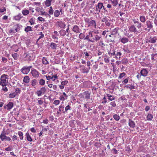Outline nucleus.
I'll return each mask as SVG.
<instances>
[{"instance_id":"1","label":"nucleus","mask_w":157,"mask_h":157,"mask_svg":"<svg viewBox=\"0 0 157 157\" xmlns=\"http://www.w3.org/2000/svg\"><path fill=\"white\" fill-rule=\"evenodd\" d=\"M153 23L152 21L149 20L147 21L144 25H142L143 29L145 31L149 32L153 28Z\"/></svg>"},{"instance_id":"2","label":"nucleus","mask_w":157,"mask_h":157,"mask_svg":"<svg viewBox=\"0 0 157 157\" xmlns=\"http://www.w3.org/2000/svg\"><path fill=\"white\" fill-rule=\"evenodd\" d=\"M8 76L7 75H2L1 77L0 80V85L2 86H6L8 83Z\"/></svg>"},{"instance_id":"3","label":"nucleus","mask_w":157,"mask_h":157,"mask_svg":"<svg viewBox=\"0 0 157 157\" xmlns=\"http://www.w3.org/2000/svg\"><path fill=\"white\" fill-rule=\"evenodd\" d=\"M118 30L117 28H116L113 30L111 34L109 35L110 37L109 40L110 41L114 42L115 38L116 37V34L117 33Z\"/></svg>"},{"instance_id":"4","label":"nucleus","mask_w":157,"mask_h":157,"mask_svg":"<svg viewBox=\"0 0 157 157\" xmlns=\"http://www.w3.org/2000/svg\"><path fill=\"white\" fill-rule=\"evenodd\" d=\"M46 91L47 89L45 88V86H44L40 88V90H37L36 92V94L39 97L42 95L46 94Z\"/></svg>"},{"instance_id":"5","label":"nucleus","mask_w":157,"mask_h":157,"mask_svg":"<svg viewBox=\"0 0 157 157\" xmlns=\"http://www.w3.org/2000/svg\"><path fill=\"white\" fill-rule=\"evenodd\" d=\"M6 133L3 132H2L0 136V138L2 141H10L11 140L10 138L6 136Z\"/></svg>"},{"instance_id":"6","label":"nucleus","mask_w":157,"mask_h":157,"mask_svg":"<svg viewBox=\"0 0 157 157\" xmlns=\"http://www.w3.org/2000/svg\"><path fill=\"white\" fill-rule=\"evenodd\" d=\"M32 67V66H24L21 69V71L23 74H27L29 72Z\"/></svg>"},{"instance_id":"7","label":"nucleus","mask_w":157,"mask_h":157,"mask_svg":"<svg viewBox=\"0 0 157 157\" xmlns=\"http://www.w3.org/2000/svg\"><path fill=\"white\" fill-rule=\"evenodd\" d=\"M110 20L108 19L107 17L104 16L101 20L102 22H105L106 26L109 27L110 25V23L109 22Z\"/></svg>"},{"instance_id":"8","label":"nucleus","mask_w":157,"mask_h":157,"mask_svg":"<svg viewBox=\"0 0 157 157\" xmlns=\"http://www.w3.org/2000/svg\"><path fill=\"white\" fill-rule=\"evenodd\" d=\"M129 31L131 32H133L134 33H139V31H138L136 27H135L134 25H132L131 26L128 27Z\"/></svg>"},{"instance_id":"9","label":"nucleus","mask_w":157,"mask_h":157,"mask_svg":"<svg viewBox=\"0 0 157 157\" xmlns=\"http://www.w3.org/2000/svg\"><path fill=\"white\" fill-rule=\"evenodd\" d=\"M31 73L32 76L34 77H38L39 76L38 72L35 69H32Z\"/></svg>"},{"instance_id":"10","label":"nucleus","mask_w":157,"mask_h":157,"mask_svg":"<svg viewBox=\"0 0 157 157\" xmlns=\"http://www.w3.org/2000/svg\"><path fill=\"white\" fill-rule=\"evenodd\" d=\"M13 106V103L12 102H10L6 106H4V107L5 109H6L7 110H10L11 109Z\"/></svg>"},{"instance_id":"11","label":"nucleus","mask_w":157,"mask_h":157,"mask_svg":"<svg viewBox=\"0 0 157 157\" xmlns=\"http://www.w3.org/2000/svg\"><path fill=\"white\" fill-rule=\"evenodd\" d=\"M72 30L75 33H79L81 30L79 28L78 25H74L72 29Z\"/></svg>"},{"instance_id":"12","label":"nucleus","mask_w":157,"mask_h":157,"mask_svg":"<svg viewBox=\"0 0 157 157\" xmlns=\"http://www.w3.org/2000/svg\"><path fill=\"white\" fill-rule=\"evenodd\" d=\"M84 98L87 99H88L90 98V95L91 92H90L88 91H86L83 93Z\"/></svg>"},{"instance_id":"13","label":"nucleus","mask_w":157,"mask_h":157,"mask_svg":"<svg viewBox=\"0 0 157 157\" xmlns=\"http://www.w3.org/2000/svg\"><path fill=\"white\" fill-rule=\"evenodd\" d=\"M148 71L146 69L143 68L140 72V74L144 77H145L147 75Z\"/></svg>"},{"instance_id":"14","label":"nucleus","mask_w":157,"mask_h":157,"mask_svg":"<svg viewBox=\"0 0 157 157\" xmlns=\"http://www.w3.org/2000/svg\"><path fill=\"white\" fill-rule=\"evenodd\" d=\"M149 39H150V40H148V41L151 43L154 44L156 42L157 40V37L154 36L152 37L151 36L149 38Z\"/></svg>"},{"instance_id":"15","label":"nucleus","mask_w":157,"mask_h":157,"mask_svg":"<svg viewBox=\"0 0 157 157\" xmlns=\"http://www.w3.org/2000/svg\"><path fill=\"white\" fill-rule=\"evenodd\" d=\"M128 125L130 127L132 128H134L135 127L136 124L134 121L129 119Z\"/></svg>"},{"instance_id":"16","label":"nucleus","mask_w":157,"mask_h":157,"mask_svg":"<svg viewBox=\"0 0 157 157\" xmlns=\"http://www.w3.org/2000/svg\"><path fill=\"white\" fill-rule=\"evenodd\" d=\"M57 25L61 28L64 29L65 28L66 25L62 21H57L56 23Z\"/></svg>"},{"instance_id":"17","label":"nucleus","mask_w":157,"mask_h":157,"mask_svg":"<svg viewBox=\"0 0 157 157\" xmlns=\"http://www.w3.org/2000/svg\"><path fill=\"white\" fill-rule=\"evenodd\" d=\"M120 41L122 43L124 44L128 42V39L126 37H123L121 38L120 39Z\"/></svg>"},{"instance_id":"18","label":"nucleus","mask_w":157,"mask_h":157,"mask_svg":"<svg viewBox=\"0 0 157 157\" xmlns=\"http://www.w3.org/2000/svg\"><path fill=\"white\" fill-rule=\"evenodd\" d=\"M25 136H26L27 140L29 142H32L33 140L29 135V133L27 132L25 134Z\"/></svg>"},{"instance_id":"19","label":"nucleus","mask_w":157,"mask_h":157,"mask_svg":"<svg viewBox=\"0 0 157 157\" xmlns=\"http://www.w3.org/2000/svg\"><path fill=\"white\" fill-rule=\"evenodd\" d=\"M29 79L30 78L29 76H26L24 77L23 81L25 83H28L29 82Z\"/></svg>"},{"instance_id":"20","label":"nucleus","mask_w":157,"mask_h":157,"mask_svg":"<svg viewBox=\"0 0 157 157\" xmlns=\"http://www.w3.org/2000/svg\"><path fill=\"white\" fill-rule=\"evenodd\" d=\"M13 28L16 32H18L20 29L21 27L19 25L17 24L14 26Z\"/></svg>"},{"instance_id":"21","label":"nucleus","mask_w":157,"mask_h":157,"mask_svg":"<svg viewBox=\"0 0 157 157\" xmlns=\"http://www.w3.org/2000/svg\"><path fill=\"white\" fill-rule=\"evenodd\" d=\"M107 97L108 98L109 100L112 101L115 99V97L114 96L111 95L109 94H107Z\"/></svg>"},{"instance_id":"22","label":"nucleus","mask_w":157,"mask_h":157,"mask_svg":"<svg viewBox=\"0 0 157 157\" xmlns=\"http://www.w3.org/2000/svg\"><path fill=\"white\" fill-rule=\"evenodd\" d=\"M59 111H58L57 112V113L58 114L60 113V112L61 111H62V112H63V113H65V112L63 110V109H64V106L63 105H60L59 106Z\"/></svg>"},{"instance_id":"23","label":"nucleus","mask_w":157,"mask_h":157,"mask_svg":"<svg viewBox=\"0 0 157 157\" xmlns=\"http://www.w3.org/2000/svg\"><path fill=\"white\" fill-rule=\"evenodd\" d=\"M96 23L95 21L94 20H91L89 22V26H93L96 27Z\"/></svg>"},{"instance_id":"24","label":"nucleus","mask_w":157,"mask_h":157,"mask_svg":"<svg viewBox=\"0 0 157 157\" xmlns=\"http://www.w3.org/2000/svg\"><path fill=\"white\" fill-rule=\"evenodd\" d=\"M22 17V16H21V14L19 13L17 16L14 17V19L15 20L19 21Z\"/></svg>"},{"instance_id":"25","label":"nucleus","mask_w":157,"mask_h":157,"mask_svg":"<svg viewBox=\"0 0 157 157\" xmlns=\"http://www.w3.org/2000/svg\"><path fill=\"white\" fill-rule=\"evenodd\" d=\"M140 21L143 23H144L146 21L145 17L143 15L140 16Z\"/></svg>"},{"instance_id":"26","label":"nucleus","mask_w":157,"mask_h":157,"mask_svg":"<svg viewBox=\"0 0 157 157\" xmlns=\"http://www.w3.org/2000/svg\"><path fill=\"white\" fill-rule=\"evenodd\" d=\"M25 31L26 32H28L29 31H32L33 30L31 26H27V27L25 28Z\"/></svg>"},{"instance_id":"27","label":"nucleus","mask_w":157,"mask_h":157,"mask_svg":"<svg viewBox=\"0 0 157 157\" xmlns=\"http://www.w3.org/2000/svg\"><path fill=\"white\" fill-rule=\"evenodd\" d=\"M42 62L43 64L45 65H47L49 63L48 61L47 60L46 58L44 57L43 58Z\"/></svg>"},{"instance_id":"28","label":"nucleus","mask_w":157,"mask_h":157,"mask_svg":"<svg viewBox=\"0 0 157 157\" xmlns=\"http://www.w3.org/2000/svg\"><path fill=\"white\" fill-rule=\"evenodd\" d=\"M12 56L13 58H14V59L15 60H17V59L18 57L19 56L18 54L17 53H14L12 55Z\"/></svg>"},{"instance_id":"29","label":"nucleus","mask_w":157,"mask_h":157,"mask_svg":"<svg viewBox=\"0 0 157 157\" xmlns=\"http://www.w3.org/2000/svg\"><path fill=\"white\" fill-rule=\"evenodd\" d=\"M45 83V80L43 79H40L39 80V84L41 86H44Z\"/></svg>"},{"instance_id":"30","label":"nucleus","mask_w":157,"mask_h":157,"mask_svg":"<svg viewBox=\"0 0 157 157\" xmlns=\"http://www.w3.org/2000/svg\"><path fill=\"white\" fill-rule=\"evenodd\" d=\"M52 0H46L45 2V5L47 6H49L51 5Z\"/></svg>"},{"instance_id":"31","label":"nucleus","mask_w":157,"mask_h":157,"mask_svg":"<svg viewBox=\"0 0 157 157\" xmlns=\"http://www.w3.org/2000/svg\"><path fill=\"white\" fill-rule=\"evenodd\" d=\"M18 134L20 137V139L22 140L23 139V133L21 131H19L18 132Z\"/></svg>"},{"instance_id":"32","label":"nucleus","mask_w":157,"mask_h":157,"mask_svg":"<svg viewBox=\"0 0 157 157\" xmlns=\"http://www.w3.org/2000/svg\"><path fill=\"white\" fill-rule=\"evenodd\" d=\"M153 118L152 115L150 113H148L147 117V119L148 121L151 120Z\"/></svg>"},{"instance_id":"33","label":"nucleus","mask_w":157,"mask_h":157,"mask_svg":"<svg viewBox=\"0 0 157 157\" xmlns=\"http://www.w3.org/2000/svg\"><path fill=\"white\" fill-rule=\"evenodd\" d=\"M29 10H24L22 11V13L24 16H26L29 14Z\"/></svg>"},{"instance_id":"34","label":"nucleus","mask_w":157,"mask_h":157,"mask_svg":"<svg viewBox=\"0 0 157 157\" xmlns=\"http://www.w3.org/2000/svg\"><path fill=\"white\" fill-rule=\"evenodd\" d=\"M113 117L117 121H119L120 118V117L117 114H114L113 116Z\"/></svg>"},{"instance_id":"35","label":"nucleus","mask_w":157,"mask_h":157,"mask_svg":"<svg viewBox=\"0 0 157 157\" xmlns=\"http://www.w3.org/2000/svg\"><path fill=\"white\" fill-rule=\"evenodd\" d=\"M51 48L52 49H56V45L54 43H51L50 45Z\"/></svg>"},{"instance_id":"36","label":"nucleus","mask_w":157,"mask_h":157,"mask_svg":"<svg viewBox=\"0 0 157 157\" xmlns=\"http://www.w3.org/2000/svg\"><path fill=\"white\" fill-rule=\"evenodd\" d=\"M59 32L61 36H65L66 34V31L63 29H61Z\"/></svg>"},{"instance_id":"37","label":"nucleus","mask_w":157,"mask_h":157,"mask_svg":"<svg viewBox=\"0 0 157 157\" xmlns=\"http://www.w3.org/2000/svg\"><path fill=\"white\" fill-rule=\"evenodd\" d=\"M60 14V12L58 10L55 11L54 13V16L55 17H58Z\"/></svg>"},{"instance_id":"38","label":"nucleus","mask_w":157,"mask_h":157,"mask_svg":"<svg viewBox=\"0 0 157 157\" xmlns=\"http://www.w3.org/2000/svg\"><path fill=\"white\" fill-rule=\"evenodd\" d=\"M13 147L11 146H9L7 147L5 149V150L6 151H11L13 149Z\"/></svg>"},{"instance_id":"39","label":"nucleus","mask_w":157,"mask_h":157,"mask_svg":"<svg viewBox=\"0 0 157 157\" xmlns=\"http://www.w3.org/2000/svg\"><path fill=\"white\" fill-rule=\"evenodd\" d=\"M96 7H97L100 10L103 7V4L101 2H99L98 3V5L96 6Z\"/></svg>"},{"instance_id":"40","label":"nucleus","mask_w":157,"mask_h":157,"mask_svg":"<svg viewBox=\"0 0 157 157\" xmlns=\"http://www.w3.org/2000/svg\"><path fill=\"white\" fill-rule=\"evenodd\" d=\"M90 53V51H88V52H83V54H85V58H87L89 56H90V55L89 54V53Z\"/></svg>"},{"instance_id":"41","label":"nucleus","mask_w":157,"mask_h":157,"mask_svg":"<svg viewBox=\"0 0 157 157\" xmlns=\"http://www.w3.org/2000/svg\"><path fill=\"white\" fill-rule=\"evenodd\" d=\"M43 10V9L42 7H37L35 9L36 11L38 12H40Z\"/></svg>"},{"instance_id":"42","label":"nucleus","mask_w":157,"mask_h":157,"mask_svg":"<svg viewBox=\"0 0 157 157\" xmlns=\"http://www.w3.org/2000/svg\"><path fill=\"white\" fill-rule=\"evenodd\" d=\"M121 62L123 64H126L128 62V60L127 58H124L122 59Z\"/></svg>"},{"instance_id":"43","label":"nucleus","mask_w":157,"mask_h":157,"mask_svg":"<svg viewBox=\"0 0 157 157\" xmlns=\"http://www.w3.org/2000/svg\"><path fill=\"white\" fill-rule=\"evenodd\" d=\"M37 82V80L36 79H34L32 81V84L31 85L33 86H35Z\"/></svg>"},{"instance_id":"44","label":"nucleus","mask_w":157,"mask_h":157,"mask_svg":"<svg viewBox=\"0 0 157 157\" xmlns=\"http://www.w3.org/2000/svg\"><path fill=\"white\" fill-rule=\"evenodd\" d=\"M16 95V94L15 93H13L12 94H10L9 95V97L10 98H14Z\"/></svg>"},{"instance_id":"45","label":"nucleus","mask_w":157,"mask_h":157,"mask_svg":"<svg viewBox=\"0 0 157 157\" xmlns=\"http://www.w3.org/2000/svg\"><path fill=\"white\" fill-rule=\"evenodd\" d=\"M101 37L99 36L98 35H96L95 36L94 38H93V41L95 40L96 41L99 40L100 39Z\"/></svg>"},{"instance_id":"46","label":"nucleus","mask_w":157,"mask_h":157,"mask_svg":"<svg viewBox=\"0 0 157 157\" xmlns=\"http://www.w3.org/2000/svg\"><path fill=\"white\" fill-rule=\"evenodd\" d=\"M125 87L127 89H130V90L133 89L135 88L134 86L131 85L129 86L128 85H126L125 86Z\"/></svg>"},{"instance_id":"47","label":"nucleus","mask_w":157,"mask_h":157,"mask_svg":"<svg viewBox=\"0 0 157 157\" xmlns=\"http://www.w3.org/2000/svg\"><path fill=\"white\" fill-rule=\"evenodd\" d=\"M112 2L114 6H116L117 5L118 2L117 0H113L112 1Z\"/></svg>"},{"instance_id":"48","label":"nucleus","mask_w":157,"mask_h":157,"mask_svg":"<svg viewBox=\"0 0 157 157\" xmlns=\"http://www.w3.org/2000/svg\"><path fill=\"white\" fill-rule=\"evenodd\" d=\"M135 25V26L138 29H139L142 27V25L141 23L139 22H137V23Z\"/></svg>"},{"instance_id":"49","label":"nucleus","mask_w":157,"mask_h":157,"mask_svg":"<svg viewBox=\"0 0 157 157\" xmlns=\"http://www.w3.org/2000/svg\"><path fill=\"white\" fill-rule=\"evenodd\" d=\"M85 37V35L82 33H81L79 36V38L80 39H83Z\"/></svg>"},{"instance_id":"50","label":"nucleus","mask_w":157,"mask_h":157,"mask_svg":"<svg viewBox=\"0 0 157 157\" xmlns=\"http://www.w3.org/2000/svg\"><path fill=\"white\" fill-rule=\"evenodd\" d=\"M89 35H88L87 36H86L85 38L84 39V40H88L89 41L91 42H93L94 41L93 40H90L89 38Z\"/></svg>"},{"instance_id":"51","label":"nucleus","mask_w":157,"mask_h":157,"mask_svg":"<svg viewBox=\"0 0 157 157\" xmlns=\"http://www.w3.org/2000/svg\"><path fill=\"white\" fill-rule=\"evenodd\" d=\"M129 78L128 77L122 81V83L123 84H127L128 83V81Z\"/></svg>"},{"instance_id":"52","label":"nucleus","mask_w":157,"mask_h":157,"mask_svg":"<svg viewBox=\"0 0 157 157\" xmlns=\"http://www.w3.org/2000/svg\"><path fill=\"white\" fill-rule=\"evenodd\" d=\"M29 22L30 23L31 25H32L35 24V21L33 18H31L29 21Z\"/></svg>"},{"instance_id":"53","label":"nucleus","mask_w":157,"mask_h":157,"mask_svg":"<svg viewBox=\"0 0 157 157\" xmlns=\"http://www.w3.org/2000/svg\"><path fill=\"white\" fill-rule=\"evenodd\" d=\"M126 75V74L124 72H123L122 73H121L120 74L119 76V78H122V77H124Z\"/></svg>"},{"instance_id":"54","label":"nucleus","mask_w":157,"mask_h":157,"mask_svg":"<svg viewBox=\"0 0 157 157\" xmlns=\"http://www.w3.org/2000/svg\"><path fill=\"white\" fill-rule=\"evenodd\" d=\"M68 82V81L67 80H65L64 81H62L61 82V84L62 85L64 86L67 84Z\"/></svg>"},{"instance_id":"55","label":"nucleus","mask_w":157,"mask_h":157,"mask_svg":"<svg viewBox=\"0 0 157 157\" xmlns=\"http://www.w3.org/2000/svg\"><path fill=\"white\" fill-rule=\"evenodd\" d=\"M41 13V15H44L46 16L47 15H49L46 12L44 11H41L40 12Z\"/></svg>"},{"instance_id":"56","label":"nucleus","mask_w":157,"mask_h":157,"mask_svg":"<svg viewBox=\"0 0 157 157\" xmlns=\"http://www.w3.org/2000/svg\"><path fill=\"white\" fill-rule=\"evenodd\" d=\"M90 69V67H89L86 70V69L84 68L83 69V73H88L89 72V70Z\"/></svg>"},{"instance_id":"57","label":"nucleus","mask_w":157,"mask_h":157,"mask_svg":"<svg viewBox=\"0 0 157 157\" xmlns=\"http://www.w3.org/2000/svg\"><path fill=\"white\" fill-rule=\"evenodd\" d=\"M121 55V52H117L116 54L115 53V56H119V59H120L121 58L120 56Z\"/></svg>"},{"instance_id":"58","label":"nucleus","mask_w":157,"mask_h":157,"mask_svg":"<svg viewBox=\"0 0 157 157\" xmlns=\"http://www.w3.org/2000/svg\"><path fill=\"white\" fill-rule=\"evenodd\" d=\"M37 19L39 21H45V20L44 19L41 17H38Z\"/></svg>"},{"instance_id":"59","label":"nucleus","mask_w":157,"mask_h":157,"mask_svg":"<svg viewBox=\"0 0 157 157\" xmlns=\"http://www.w3.org/2000/svg\"><path fill=\"white\" fill-rule=\"evenodd\" d=\"M16 32V31L13 28V29H10L9 30L10 33H15Z\"/></svg>"},{"instance_id":"60","label":"nucleus","mask_w":157,"mask_h":157,"mask_svg":"<svg viewBox=\"0 0 157 157\" xmlns=\"http://www.w3.org/2000/svg\"><path fill=\"white\" fill-rule=\"evenodd\" d=\"M6 10V9L5 7H4L3 9L0 8V13H3L4 12H5Z\"/></svg>"},{"instance_id":"61","label":"nucleus","mask_w":157,"mask_h":157,"mask_svg":"<svg viewBox=\"0 0 157 157\" xmlns=\"http://www.w3.org/2000/svg\"><path fill=\"white\" fill-rule=\"evenodd\" d=\"M2 61L4 63H6L7 61V59L6 58L4 57H2Z\"/></svg>"},{"instance_id":"62","label":"nucleus","mask_w":157,"mask_h":157,"mask_svg":"<svg viewBox=\"0 0 157 157\" xmlns=\"http://www.w3.org/2000/svg\"><path fill=\"white\" fill-rule=\"evenodd\" d=\"M59 102L60 101L59 100H56L54 101L53 103L56 105H57L59 104Z\"/></svg>"},{"instance_id":"63","label":"nucleus","mask_w":157,"mask_h":157,"mask_svg":"<svg viewBox=\"0 0 157 157\" xmlns=\"http://www.w3.org/2000/svg\"><path fill=\"white\" fill-rule=\"evenodd\" d=\"M110 104L113 107H115L116 106V104L115 101L111 102Z\"/></svg>"},{"instance_id":"64","label":"nucleus","mask_w":157,"mask_h":157,"mask_svg":"<svg viewBox=\"0 0 157 157\" xmlns=\"http://www.w3.org/2000/svg\"><path fill=\"white\" fill-rule=\"evenodd\" d=\"M156 17L155 18L154 21V24L157 26V16H156Z\"/></svg>"}]
</instances>
